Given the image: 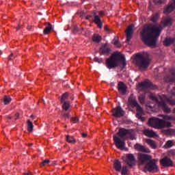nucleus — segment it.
I'll return each instance as SVG.
<instances>
[{
  "mask_svg": "<svg viewBox=\"0 0 175 175\" xmlns=\"http://www.w3.org/2000/svg\"><path fill=\"white\" fill-rule=\"evenodd\" d=\"M161 32H162L161 27H157L152 24L145 25L140 32L141 39L149 47H155Z\"/></svg>",
  "mask_w": 175,
  "mask_h": 175,
  "instance_id": "1",
  "label": "nucleus"
},
{
  "mask_svg": "<svg viewBox=\"0 0 175 175\" xmlns=\"http://www.w3.org/2000/svg\"><path fill=\"white\" fill-rule=\"evenodd\" d=\"M139 166H143L145 165L143 172L144 173H157L159 172V167L157 165L158 163V159H152V157L150 154H146L140 153L137 156Z\"/></svg>",
  "mask_w": 175,
  "mask_h": 175,
  "instance_id": "2",
  "label": "nucleus"
},
{
  "mask_svg": "<svg viewBox=\"0 0 175 175\" xmlns=\"http://www.w3.org/2000/svg\"><path fill=\"white\" fill-rule=\"evenodd\" d=\"M150 99L155 100L159 107H160L164 113H170L172 111V109L167 107V104L166 103H168L171 106H175V100L169 98V97L166 96L165 94L159 96V100H158L156 96H150Z\"/></svg>",
  "mask_w": 175,
  "mask_h": 175,
  "instance_id": "3",
  "label": "nucleus"
},
{
  "mask_svg": "<svg viewBox=\"0 0 175 175\" xmlns=\"http://www.w3.org/2000/svg\"><path fill=\"white\" fill-rule=\"evenodd\" d=\"M131 133H132L131 130L120 129L116 135H113V142H115V146L117 147V148L122 150V148L125 147V142L121 139H123L125 137V136H128V135L129 136H131Z\"/></svg>",
  "mask_w": 175,
  "mask_h": 175,
  "instance_id": "4",
  "label": "nucleus"
},
{
  "mask_svg": "<svg viewBox=\"0 0 175 175\" xmlns=\"http://www.w3.org/2000/svg\"><path fill=\"white\" fill-rule=\"evenodd\" d=\"M148 125L154 129H163V128L172 127V123L170 122L165 121L159 118H150L148 121Z\"/></svg>",
  "mask_w": 175,
  "mask_h": 175,
  "instance_id": "5",
  "label": "nucleus"
},
{
  "mask_svg": "<svg viewBox=\"0 0 175 175\" xmlns=\"http://www.w3.org/2000/svg\"><path fill=\"white\" fill-rule=\"evenodd\" d=\"M121 57V53H113L109 58L106 59V66L108 69H114L120 66V59Z\"/></svg>",
  "mask_w": 175,
  "mask_h": 175,
  "instance_id": "6",
  "label": "nucleus"
},
{
  "mask_svg": "<svg viewBox=\"0 0 175 175\" xmlns=\"http://www.w3.org/2000/svg\"><path fill=\"white\" fill-rule=\"evenodd\" d=\"M150 57L148 55H142L137 53L135 55V65L139 68V69H147L150 66Z\"/></svg>",
  "mask_w": 175,
  "mask_h": 175,
  "instance_id": "7",
  "label": "nucleus"
},
{
  "mask_svg": "<svg viewBox=\"0 0 175 175\" xmlns=\"http://www.w3.org/2000/svg\"><path fill=\"white\" fill-rule=\"evenodd\" d=\"M129 104L130 106H132V107L137 108V118L140 120V121H142V122H144V121H146V118L143 117L144 115V111L143 110V108L141 107V106L139 105V103H137V100H136L135 98L130 97L129 98Z\"/></svg>",
  "mask_w": 175,
  "mask_h": 175,
  "instance_id": "8",
  "label": "nucleus"
},
{
  "mask_svg": "<svg viewBox=\"0 0 175 175\" xmlns=\"http://www.w3.org/2000/svg\"><path fill=\"white\" fill-rule=\"evenodd\" d=\"M111 116L115 118H121L125 115V111L121 108L120 106H117L111 109Z\"/></svg>",
  "mask_w": 175,
  "mask_h": 175,
  "instance_id": "9",
  "label": "nucleus"
},
{
  "mask_svg": "<svg viewBox=\"0 0 175 175\" xmlns=\"http://www.w3.org/2000/svg\"><path fill=\"white\" fill-rule=\"evenodd\" d=\"M126 165L132 169L133 166L136 165V159L135 158V156L132 154H127L126 155V161H125Z\"/></svg>",
  "mask_w": 175,
  "mask_h": 175,
  "instance_id": "10",
  "label": "nucleus"
},
{
  "mask_svg": "<svg viewBox=\"0 0 175 175\" xmlns=\"http://www.w3.org/2000/svg\"><path fill=\"white\" fill-rule=\"evenodd\" d=\"M160 163L161 166H163V167H173V166H174V163H173L172 159L167 157H165L161 159L160 160Z\"/></svg>",
  "mask_w": 175,
  "mask_h": 175,
  "instance_id": "11",
  "label": "nucleus"
},
{
  "mask_svg": "<svg viewBox=\"0 0 175 175\" xmlns=\"http://www.w3.org/2000/svg\"><path fill=\"white\" fill-rule=\"evenodd\" d=\"M141 88H150V90H157V85L152 84V82L146 80L144 82L139 83Z\"/></svg>",
  "mask_w": 175,
  "mask_h": 175,
  "instance_id": "12",
  "label": "nucleus"
},
{
  "mask_svg": "<svg viewBox=\"0 0 175 175\" xmlns=\"http://www.w3.org/2000/svg\"><path fill=\"white\" fill-rule=\"evenodd\" d=\"M110 51H111V49H110V46L107 44H103L99 50L100 55H109Z\"/></svg>",
  "mask_w": 175,
  "mask_h": 175,
  "instance_id": "13",
  "label": "nucleus"
},
{
  "mask_svg": "<svg viewBox=\"0 0 175 175\" xmlns=\"http://www.w3.org/2000/svg\"><path fill=\"white\" fill-rule=\"evenodd\" d=\"M175 9V0L170 1L168 5L164 9V14H170Z\"/></svg>",
  "mask_w": 175,
  "mask_h": 175,
  "instance_id": "14",
  "label": "nucleus"
},
{
  "mask_svg": "<svg viewBox=\"0 0 175 175\" xmlns=\"http://www.w3.org/2000/svg\"><path fill=\"white\" fill-rule=\"evenodd\" d=\"M133 25L127 27L125 33L126 36V40H131L132 39V35L133 34Z\"/></svg>",
  "mask_w": 175,
  "mask_h": 175,
  "instance_id": "15",
  "label": "nucleus"
},
{
  "mask_svg": "<svg viewBox=\"0 0 175 175\" xmlns=\"http://www.w3.org/2000/svg\"><path fill=\"white\" fill-rule=\"evenodd\" d=\"M135 150H137V151H141V152H150V150L148 148L142 146L140 144H136L135 145Z\"/></svg>",
  "mask_w": 175,
  "mask_h": 175,
  "instance_id": "16",
  "label": "nucleus"
},
{
  "mask_svg": "<svg viewBox=\"0 0 175 175\" xmlns=\"http://www.w3.org/2000/svg\"><path fill=\"white\" fill-rule=\"evenodd\" d=\"M170 73L171 74V76H165L164 78L167 83H170V81H175V69L171 70Z\"/></svg>",
  "mask_w": 175,
  "mask_h": 175,
  "instance_id": "17",
  "label": "nucleus"
},
{
  "mask_svg": "<svg viewBox=\"0 0 175 175\" xmlns=\"http://www.w3.org/2000/svg\"><path fill=\"white\" fill-rule=\"evenodd\" d=\"M118 90L121 92L122 95H125L126 94V85L124 82H119L118 85Z\"/></svg>",
  "mask_w": 175,
  "mask_h": 175,
  "instance_id": "18",
  "label": "nucleus"
},
{
  "mask_svg": "<svg viewBox=\"0 0 175 175\" xmlns=\"http://www.w3.org/2000/svg\"><path fill=\"white\" fill-rule=\"evenodd\" d=\"M143 133L148 137H155L157 136V133L154 131L150 130V129H145Z\"/></svg>",
  "mask_w": 175,
  "mask_h": 175,
  "instance_id": "19",
  "label": "nucleus"
},
{
  "mask_svg": "<svg viewBox=\"0 0 175 175\" xmlns=\"http://www.w3.org/2000/svg\"><path fill=\"white\" fill-rule=\"evenodd\" d=\"M92 21L93 23H94V24H96V25L98 26V28H100V29L103 28V24L102 23V21L100 20V17L99 16L95 15L94 16Z\"/></svg>",
  "mask_w": 175,
  "mask_h": 175,
  "instance_id": "20",
  "label": "nucleus"
},
{
  "mask_svg": "<svg viewBox=\"0 0 175 175\" xmlns=\"http://www.w3.org/2000/svg\"><path fill=\"white\" fill-rule=\"evenodd\" d=\"M113 167L116 172H121V170L122 169L121 161H120V160L116 159L113 161Z\"/></svg>",
  "mask_w": 175,
  "mask_h": 175,
  "instance_id": "21",
  "label": "nucleus"
},
{
  "mask_svg": "<svg viewBox=\"0 0 175 175\" xmlns=\"http://www.w3.org/2000/svg\"><path fill=\"white\" fill-rule=\"evenodd\" d=\"M44 25H48L44 29V35H49L50 32H51V30L53 29V25H51V23H45Z\"/></svg>",
  "mask_w": 175,
  "mask_h": 175,
  "instance_id": "22",
  "label": "nucleus"
},
{
  "mask_svg": "<svg viewBox=\"0 0 175 175\" xmlns=\"http://www.w3.org/2000/svg\"><path fill=\"white\" fill-rule=\"evenodd\" d=\"M161 24L163 25V27L172 25V19H170V18H164L161 21Z\"/></svg>",
  "mask_w": 175,
  "mask_h": 175,
  "instance_id": "23",
  "label": "nucleus"
},
{
  "mask_svg": "<svg viewBox=\"0 0 175 175\" xmlns=\"http://www.w3.org/2000/svg\"><path fill=\"white\" fill-rule=\"evenodd\" d=\"M113 43L116 47H118V49H120L122 47V44H121V42H120V38L118 36L114 37L113 40Z\"/></svg>",
  "mask_w": 175,
  "mask_h": 175,
  "instance_id": "24",
  "label": "nucleus"
},
{
  "mask_svg": "<svg viewBox=\"0 0 175 175\" xmlns=\"http://www.w3.org/2000/svg\"><path fill=\"white\" fill-rule=\"evenodd\" d=\"M27 132H29L30 133L33 132V123L31 122V120H28L27 121Z\"/></svg>",
  "mask_w": 175,
  "mask_h": 175,
  "instance_id": "25",
  "label": "nucleus"
},
{
  "mask_svg": "<svg viewBox=\"0 0 175 175\" xmlns=\"http://www.w3.org/2000/svg\"><path fill=\"white\" fill-rule=\"evenodd\" d=\"M147 144H148V146H150L152 148H157V144H155V141L150 139H148L146 140Z\"/></svg>",
  "mask_w": 175,
  "mask_h": 175,
  "instance_id": "26",
  "label": "nucleus"
},
{
  "mask_svg": "<svg viewBox=\"0 0 175 175\" xmlns=\"http://www.w3.org/2000/svg\"><path fill=\"white\" fill-rule=\"evenodd\" d=\"M159 20V14L158 13L153 14L150 18V21L152 23H157Z\"/></svg>",
  "mask_w": 175,
  "mask_h": 175,
  "instance_id": "27",
  "label": "nucleus"
},
{
  "mask_svg": "<svg viewBox=\"0 0 175 175\" xmlns=\"http://www.w3.org/2000/svg\"><path fill=\"white\" fill-rule=\"evenodd\" d=\"M92 40L96 43H100V40H102V37L98 34H95L93 36Z\"/></svg>",
  "mask_w": 175,
  "mask_h": 175,
  "instance_id": "28",
  "label": "nucleus"
},
{
  "mask_svg": "<svg viewBox=\"0 0 175 175\" xmlns=\"http://www.w3.org/2000/svg\"><path fill=\"white\" fill-rule=\"evenodd\" d=\"M62 109L65 111H68V110L70 109V103L69 102L65 101L64 103H63Z\"/></svg>",
  "mask_w": 175,
  "mask_h": 175,
  "instance_id": "29",
  "label": "nucleus"
},
{
  "mask_svg": "<svg viewBox=\"0 0 175 175\" xmlns=\"http://www.w3.org/2000/svg\"><path fill=\"white\" fill-rule=\"evenodd\" d=\"M68 98H69V93H68V92L64 93L62 95V97L60 99V103H64V101L66 100V99H68Z\"/></svg>",
  "mask_w": 175,
  "mask_h": 175,
  "instance_id": "30",
  "label": "nucleus"
},
{
  "mask_svg": "<svg viewBox=\"0 0 175 175\" xmlns=\"http://www.w3.org/2000/svg\"><path fill=\"white\" fill-rule=\"evenodd\" d=\"M121 174L122 175H129V170H128V167L126 165H124L122 167V170H121Z\"/></svg>",
  "mask_w": 175,
  "mask_h": 175,
  "instance_id": "31",
  "label": "nucleus"
},
{
  "mask_svg": "<svg viewBox=\"0 0 175 175\" xmlns=\"http://www.w3.org/2000/svg\"><path fill=\"white\" fill-rule=\"evenodd\" d=\"M3 100L4 102V105H9L10 103L12 102V98L10 96H4Z\"/></svg>",
  "mask_w": 175,
  "mask_h": 175,
  "instance_id": "32",
  "label": "nucleus"
},
{
  "mask_svg": "<svg viewBox=\"0 0 175 175\" xmlns=\"http://www.w3.org/2000/svg\"><path fill=\"white\" fill-rule=\"evenodd\" d=\"M121 57L122 58L120 59V65L122 64V68H125V66H126V62L125 61V57L122 54H121Z\"/></svg>",
  "mask_w": 175,
  "mask_h": 175,
  "instance_id": "33",
  "label": "nucleus"
},
{
  "mask_svg": "<svg viewBox=\"0 0 175 175\" xmlns=\"http://www.w3.org/2000/svg\"><path fill=\"white\" fill-rule=\"evenodd\" d=\"M66 140L68 143H76V140L73 137H70V135L66 136Z\"/></svg>",
  "mask_w": 175,
  "mask_h": 175,
  "instance_id": "34",
  "label": "nucleus"
},
{
  "mask_svg": "<svg viewBox=\"0 0 175 175\" xmlns=\"http://www.w3.org/2000/svg\"><path fill=\"white\" fill-rule=\"evenodd\" d=\"M48 163H50V160L49 159H45L42 161V162L40 164V167H43V166H46L48 165Z\"/></svg>",
  "mask_w": 175,
  "mask_h": 175,
  "instance_id": "35",
  "label": "nucleus"
},
{
  "mask_svg": "<svg viewBox=\"0 0 175 175\" xmlns=\"http://www.w3.org/2000/svg\"><path fill=\"white\" fill-rule=\"evenodd\" d=\"M140 103H144V100H146V96L144 95H140L138 98Z\"/></svg>",
  "mask_w": 175,
  "mask_h": 175,
  "instance_id": "36",
  "label": "nucleus"
},
{
  "mask_svg": "<svg viewBox=\"0 0 175 175\" xmlns=\"http://www.w3.org/2000/svg\"><path fill=\"white\" fill-rule=\"evenodd\" d=\"M174 144H173V141L172 140H169L166 142V147H167L168 148H170V147H173Z\"/></svg>",
  "mask_w": 175,
  "mask_h": 175,
  "instance_id": "37",
  "label": "nucleus"
},
{
  "mask_svg": "<svg viewBox=\"0 0 175 175\" xmlns=\"http://www.w3.org/2000/svg\"><path fill=\"white\" fill-rule=\"evenodd\" d=\"M70 121L73 122V124H77V122H79V118L78 117H72L70 118Z\"/></svg>",
  "mask_w": 175,
  "mask_h": 175,
  "instance_id": "38",
  "label": "nucleus"
},
{
  "mask_svg": "<svg viewBox=\"0 0 175 175\" xmlns=\"http://www.w3.org/2000/svg\"><path fill=\"white\" fill-rule=\"evenodd\" d=\"M167 120H170L171 121H175V115H170L167 116Z\"/></svg>",
  "mask_w": 175,
  "mask_h": 175,
  "instance_id": "39",
  "label": "nucleus"
},
{
  "mask_svg": "<svg viewBox=\"0 0 175 175\" xmlns=\"http://www.w3.org/2000/svg\"><path fill=\"white\" fill-rule=\"evenodd\" d=\"M94 62H98V64H102V62H103V60L102 59H99L98 57H94Z\"/></svg>",
  "mask_w": 175,
  "mask_h": 175,
  "instance_id": "40",
  "label": "nucleus"
},
{
  "mask_svg": "<svg viewBox=\"0 0 175 175\" xmlns=\"http://www.w3.org/2000/svg\"><path fill=\"white\" fill-rule=\"evenodd\" d=\"M165 0H153V2L155 3H159L160 5L162 3H165Z\"/></svg>",
  "mask_w": 175,
  "mask_h": 175,
  "instance_id": "41",
  "label": "nucleus"
},
{
  "mask_svg": "<svg viewBox=\"0 0 175 175\" xmlns=\"http://www.w3.org/2000/svg\"><path fill=\"white\" fill-rule=\"evenodd\" d=\"M104 31H106V32H108V33H110V27H109L108 25L104 26Z\"/></svg>",
  "mask_w": 175,
  "mask_h": 175,
  "instance_id": "42",
  "label": "nucleus"
},
{
  "mask_svg": "<svg viewBox=\"0 0 175 175\" xmlns=\"http://www.w3.org/2000/svg\"><path fill=\"white\" fill-rule=\"evenodd\" d=\"M14 59V55L11 53L8 57V61H13Z\"/></svg>",
  "mask_w": 175,
  "mask_h": 175,
  "instance_id": "43",
  "label": "nucleus"
},
{
  "mask_svg": "<svg viewBox=\"0 0 175 175\" xmlns=\"http://www.w3.org/2000/svg\"><path fill=\"white\" fill-rule=\"evenodd\" d=\"M63 117L64 118H69V117H70V115L69 114V113H64Z\"/></svg>",
  "mask_w": 175,
  "mask_h": 175,
  "instance_id": "44",
  "label": "nucleus"
},
{
  "mask_svg": "<svg viewBox=\"0 0 175 175\" xmlns=\"http://www.w3.org/2000/svg\"><path fill=\"white\" fill-rule=\"evenodd\" d=\"M164 132L165 133V135H170L172 130H170V129L165 130V131H164Z\"/></svg>",
  "mask_w": 175,
  "mask_h": 175,
  "instance_id": "45",
  "label": "nucleus"
},
{
  "mask_svg": "<svg viewBox=\"0 0 175 175\" xmlns=\"http://www.w3.org/2000/svg\"><path fill=\"white\" fill-rule=\"evenodd\" d=\"M171 94L175 96V87L171 90Z\"/></svg>",
  "mask_w": 175,
  "mask_h": 175,
  "instance_id": "46",
  "label": "nucleus"
},
{
  "mask_svg": "<svg viewBox=\"0 0 175 175\" xmlns=\"http://www.w3.org/2000/svg\"><path fill=\"white\" fill-rule=\"evenodd\" d=\"M91 18H92V16L91 15H87L85 16V20H91Z\"/></svg>",
  "mask_w": 175,
  "mask_h": 175,
  "instance_id": "47",
  "label": "nucleus"
},
{
  "mask_svg": "<svg viewBox=\"0 0 175 175\" xmlns=\"http://www.w3.org/2000/svg\"><path fill=\"white\" fill-rule=\"evenodd\" d=\"M15 120H18V118H20V113H16V114H15Z\"/></svg>",
  "mask_w": 175,
  "mask_h": 175,
  "instance_id": "48",
  "label": "nucleus"
},
{
  "mask_svg": "<svg viewBox=\"0 0 175 175\" xmlns=\"http://www.w3.org/2000/svg\"><path fill=\"white\" fill-rule=\"evenodd\" d=\"M98 16H105V12L103 11H100L98 12Z\"/></svg>",
  "mask_w": 175,
  "mask_h": 175,
  "instance_id": "49",
  "label": "nucleus"
},
{
  "mask_svg": "<svg viewBox=\"0 0 175 175\" xmlns=\"http://www.w3.org/2000/svg\"><path fill=\"white\" fill-rule=\"evenodd\" d=\"M87 136H88V134H87L85 133H82V137H87Z\"/></svg>",
  "mask_w": 175,
  "mask_h": 175,
  "instance_id": "50",
  "label": "nucleus"
},
{
  "mask_svg": "<svg viewBox=\"0 0 175 175\" xmlns=\"http://www.w3.org/2000/svg\"><path fill=\"white\" fill-rule=\"evenodd\" d=\"M92 14H93L94 17H95V16H96V10H94V11L92 12Z\"/></svg>",
  "mask_w": 175,
  "mask_h": 175,
  "instance_id": "51",
  "label": "nucleus"
},
{
  "mask_svg": "<svg viewBox=\"0 0 175 175\" xmlns=\"http://www.w3.org/2000/svg\"><path fill=\"white\" fill-rule=\"evenodd\" d=\"M21 27L20 26V24H18V27H16V31H18Z\"/></svg>",
  "mask_w": 175,
  "mask_h": 175,
  "instance_id": "52",
  "label": "nucleus"
},
{
  "mask_svg": "<svg viewBox=\"0 0 175 175\" xmlns=\"http://www.w3.org/2000/svg\"><path fill=\"white\" fill-rule=\"evenodd\" d=\"M6 120H12V116H7Z\"/></svg>",
  "mask_w": 175,
  "mask_h": 175,
  "instance_id": "53",
  "label": "nucleus"
},
{
  "mask_svg": "<svg viewBox=\"0 0 175 175\" xmlns=\"http://www.w3.org/2000/svg\"><path fill=\"white\" fill-rule=\"evenodd\" d=\"M25 175H32V173L31 172H27V173H25L24 174Z\"/></svg>",
  "mask_w": 175,
  "mask_h": 175,
  "instance_id": "54",
  "label": "nucleus"
},
{
  "mask_svg": "<svg viewBox=\"0 0 175 175\" xmlns=\"http://www.w3.org/2000/svg\"><path fill=\"white\" fill-rule=\"evenodd\" d=\"M31 118H33V115H31Z\"/></svg>",
  "mask_w": 175,
  "mask_h": 175,
  "instance_id": "55",
  "label": "nucleus"
},
{
  "mask_svg": "<svg viewBox=\"0 0 175 175\" xmlns=\"http://www.w3.org/2000/svg\"><path fill=\"white\" fill-rule=\"evenodd\" d=\"M29 146H33V144H29Z\"/></svg>",
  "mask_w": 175,
  "mask_h": 175,
  "instance_id": "56",
  "label": "nucleus"
},
{
  "mask_svg": "<svg viewBox=\"0 0 175 175\" xmlns=\"http://www.w3.org/2000/svg\"><path fill=\"white\" fill-rule=\"evenodd\" d=\"M173 113H175V108L173 109Z\"/></svg>",
  "mask_w": 175,
  "mask_h": 175,
  "instance_id": "57",
  "label": "nucleus"
},
{
  "mask_svg": "<svg viewBox=\"0 0 175 175\" xmlns=\"http://www.w3.org/2000/svg\"><path fill=\"white\" fill-rule=\"evenodd\" d=\"M62 169H65V167H63Z\"/></svg>",
  "mask_w": 175,
  "mask_h": 175,
  "instance_id": "58",
  "label": "nucleus"
},
{
  "mask_svg": "<svg viewBox=\"0 0 175 175\" xmlns=\"http://www.w3.org/2000/svg\"><path fill=\"white\" fill-rule=\"evenodd\" d=\"M0 111H1V109H0Z\"/></svg>",
  "mask_w": 175,
  "mask_h": 175,
  "instance_id": "59",
  "label": "nucleus"
}]
</instances>
